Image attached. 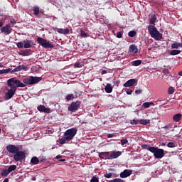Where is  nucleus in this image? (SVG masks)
<instances>
[{
  "instance_id": "obj_1",
  "label": "nucleus",
  "mask_w": 182,
  "mask_h": 182,
  "mask_svg": "<svg viewBox=\"0 0 182 182\" xmlns=\"http://www.w3.org/2000/svg\"><path fill=\"white\" fill-rule=\"evenodd\" d=\"M7 86L10 87L9 90L5 93L4 99L9 100L15 96L16 92V87H25V85L21 80H16L15 77L10 78L7 80Z\"/></svg>"
},
{
  "instance_id": "obj_2",
  "label": "nucleus",
  "mask_w": 182,
  "mask_h": 182,
  "mask_svg": "<svg viewBox=\"0 0 182 182\" xmlns=\"http://www.w3.org/2000/svg\"><path fill=\"white\" fill-rule=\"evenodd\" d=\"M142 149L148 150L151 153H153L155 159H163L164 157V149H159V147L150 146L149 144H143Z\"/></svg>"
},
{
  "instance_id": "obj_3",
  "label": "nucleus",
  "mask_w": 182,
  "mask_h": 182,
  "mask_svg": "<svg viewBox=\"0 0 182 182\" xmlns=\"http://www.w3.org/2000/svg\"><path fill=\"white\" fill-rule=\"evenodd\" d=\"M148 31L149 32V35H151V37L153 38V39H155L156 41H161V39H163V34L157 30L156 26L149 25L148 26Z\"/></svg>"
},
{
  "instance_id": "obj_4",
  "label": "nucleus",
  "mask_w": 182,
  "mask_h": 182,
  "mask_svg": "<svg viewBox=\"0 0 182 182\" xmlns=\"http://www.w3.org/2000/svg\"><path fill=\"white\" fill-rule=\"evenodd\" d=\"M41 80H42L41 77L30 76L29 77L24 78L22 83L24 85V87H26L27 85H36V83H39Z\"/></svg>"
},
{
  "instance_id": "obj_5",
  "label": "nucleus",
  "mask_w": 182,
  "mask_h": 182,
  "mask_svg": "<svg viewBox=\"0 0 182 182\" xmlns=\"http://www.w3.org/2000/svg\"><path fill=\"white\" fill-rule=\"evenodd\" d=\"M77 134V129L74 127L66 130L64 133V136H65L67 141H70V140H73V137H75Z\"/></svg>"
},
{
  "instance_id": "obj_6",
  "label": "nucleus",
  "mask_w": 182,
  "mask_h": 182,
  "mask_svg": "<svg viewBox=\"0 0 182 182\" xmlns=\"http://www.w3.org/2000/svg\"><path fill=\"white\" fill-rule=\"evenodd\" d=\"M37 42L41 45L43 48H45V49H52L54 48L53 44L50 43L47 40L44 39L41 37L37 38Z\"/></svg>"
},
{
  "instance_id": "obj_7",
  "label": "nucleus",
  "mask_w": 182,
  "mask_h": 182,
  "mask_svg": "<svg viewBox=\"0 0 182 182\" xmlns=\"http://www.w3.org/2000/svg\"><path fill=\"white\" fill-rule=\"evenodd\" d=\"M80 108V101H76L72 102L70 106L68 107V112H72V113H75V112H77Z\"/></svg>"
},
{
  "instance_id": "obj_8",
  "label": "nucleus",
  "mask_w": 182,
  "mask_h": 182,
  "mask_svg": "<svg viewBox=\"0 0 182 182\" xmlns=\"http://www.w3.org/2000/svg\"><path fill=\"white\" fill-rule=\"evenodd\" d=\"M25 157V151H18L14 155L15 161H22Z\"/></svg>"
},
{
  "instance_id": "obj_9",
  "label": "nucleus",
  "mask_w": 182,
  "mask_h": 182,
  "mask_svg": "<svg viewBox=\"0 0 182 182\" xmlns=\"http://www.w3.org/2000/svg\"><path fill=\"white\" fill-rule=\"evenodd\" d=\"M0 31L4 35H11L12 33V27H11L10 24H6L4 26L1 28Z\"/></svg>"
},
{
  "instance_id": "obj_10",
  "label": "nucleus",
  "mask_w": 182,
  "mask_h": 182,
  "mask_svg": "<svg viewBox=\"0 0 182 182\" xmlns=\"http://www.w3.org/2000/svg\"><path fill=\"white\" fill-rule=\"evenodd\" d=\"M6 149L9 153H11V154H15V153H18L19 151V147L14 145V144H9L6 146Z\"/></svg>"
},
{
  "instance_id": "obj_11",
  "label": "nucleus",
  "mask_w": 182,
  "mask_h": 182,
  "mask_svg": "<svg viewBox=\"0 0 182 182\" xmlns=\"http://www.w3.org/2000/svg\"><path fill=\"white\" fill-rule=\"evenodd\" d=\"M133 173V171L130 169H125L122 172L120 173L119 177L121 178H127V177H130Z\"/></svg>"
},
{
  "instance_id": "obj_12",
  "label": "nucleus",
  "mask_w": 182,
  "mask_h": 182,
  "mask_svg": "<svg viewBox=\"0 0 182 182\" xmlns=\"http://www.w3.org/2000/svg\"><path fill=\"white\" fill-rule=\"evenodd\" d=\"M137 83L136 79H130L124 84V87H132Z\"/></svg>"
},
{
  "instance_id": "obj_13",
  "label": "nucleus",
  "mask_w": 182,
  "mask_h": 182,
  "mask_svg": "<svg viewBox=\"0 0 182 182\" xmlns=\"http://www.w3.org/2000/svg\"><path fill=\"white\" fill-rule=\"evenodd\" d=\"M99 157L102 160H110V152H100Z\"/></svg>"
},
{
  "instance_id": "obj_14",
  "label": "nucleus",
  "mask_w": 182,
  "mask_h": 182,
  "mask_svg": "<svg viewBox=\"0 0 182 182\" xmlns=\"http://www.w3.org/2000/svg\"><path fill=\"white\" fill-rule=\"evenodd\" d=\"M122 156V151H112L109 155V160H113L114 159H117V157H120Z\"/></svg>"
},
{
  "instance_id": "obj_15",
  "label": "nucleus",
  "mask_w": 182,
  "mask_h": 182,
  "mask_svg": "<svg viewBox=\"0 0 182 182\" xmlns=\"http://www.w3.org/2000/svg\"><path fill=\"white\" fill-rule=\"evenodd\" d=\"M28 66L25 65H18L13 70V72H21V70H28Z\"/></svg>"
},
{
  "instance_id": "obj_16",
  "label": "nucleus",
  "mask_w": 182,
  "mask_h": 182,
  "mask_svg": "<svg viewBox=\"0 0 182 182\" xmlns=\"http://www.w3.org/2000/svg\"><path fill=\"white\" fill-rule=\"evenodd\" d=\"M129 50L131 53L136 55L139 52V48H137V46L132 44L129 46Z\"/></svg>"
},
{
  "instance_id": "obj_17",
  "label": "nucleus",
  "mask_w": 182,
  "mask_h": 182,
  "mask_svg": "<svg viewBox=\"0 0 182 182\" xmlns=\"http://www.w3.org/2000/svg\"><path fill=\"white\" fill-rule=\"evenodd\" d=\"M8 73H15V71L12 68H7L4 70H0V75H8Z\"/></svg>"
},
{
  "instance_id": "obj_18",
  "label": "nucleus",
  "mask_w": 182,
  "mask_h": 182,
  "mask_svg": "<svg viewBox=\"0 0 182 182\" xmlns=\"http://www.w3.org/2000/svg\"><path fill=\"white\" fill-rule=\"evenodd\" d=\"M57 32L58 33H61L62 35H69L70 31L69 30V28H58Z\"/></svg>"
},
{
  "instance_id": "obj_19",
  "label": "nucleus",
  "mask_w": 182,
  "mask_h": 182,
  "mask_svg": "<svg viewBox=\"0 0 182 182\" xmlns=\"http://www.w3.org/2000/svg\"><path fill=\"white\" fill-rule=\"evenodd\" d=\"M19 55H21V56H30V55H32V53H31V50L26 49L21 50L19 52Z\"/></svg>"
},
{
  "instance_id": "obj_20",
  "label": "nucleus",
  "mask_w": 182,
  "mask_h": 182,
  "mask_svg": "<svg viewBox=\"0 0 182 182\" xmlns=\"http://www.w3.org/2000/svg\"><path fill=\"white\" fill-rule=\"evenodd\" d=\"M75 95L74 96L73 94H68L67 96H66V100L67 102H69L70 100H73V99H76V97H77V92H75Z\"/></svg>"
},
{
  "instance_id": "obj_21",
  "label": "nucleus",
  "mask_w": 182,
  "mask_h": 182,
  "mask_svg": "<svg viewBox=\"0 0 182 182\" xmlns=\"http://www.w3.org/2000/svg\"><path fill=\"white\" fill-rule=\"evenodd\" d=\"M105 90L106 93H112V92H113V87H112V84L107 83L105 87Z\"/></svg>"
},
{
  "instance_id": "obj_22",
  "label": "nucleus",
  "mask_w": 182,
  "mask_h": 182,
  "mask_svg": "<svg viewBox=\"0 0 182 182\" xmlns=\"http://www.w3.org/2000/svg\"><path fill=\"white\" fill-rule=\"evenodd\" d=\"M181 116L182 114L180 113L174 114L173 117V122H178L180 120H181Z\"/></svg>"
},
{
  "instance_id": "obj_23",
  "label": "nucleus",
  "mask_w": 182,
  "mask_h": 182,
  "mask_svg": "<svg viewBox=\"0 0 182 182\" xmlns=\"http://www.w3.org/2000/svg\"><path fill=\"white\" fill-rule=\"evenodd\" d=\"M172 49H178V48H182L181 43L175 42L171 45Z\"/></svg>"
},
{
  "instance_id": "obj_24",
  "label": "nucleus",
  "mask_w": 182,
  "mask_h": 182,
  "mask_svg": "<svg viewBox=\"0 0 182 182\" xmlns=\"http://www.w3.org/2000/svg\"><path fill=\"white\" fill-rule=\"evenodd\" d=\"M23 42H24L23 47L26 49H28V48H31V44L32 43V41H31V40H25Z\"/></svg>"
},
{
  "instance_id": "obj_25",
  "label": "nucleus",
  "mask_w": 182,
  "mask_h": 182,
  "mask_svg": "<svg viewBox=\"0 0 182 182\" xmlns=\"http://www.w3.org/2000/svg\"><path fill=\"white\" fill-rule=\"evenodd\" d=\"M180 53H181V50H172L169 53L171 56H176V55H180Z\"/></svg>"
},
{
  "instance_id": "obj_26",
  "label": "nucleus",
  "mask_w": 182,
  "mask_h": 182,
  "mask_svg": "<svg viewBox=\"0 0 182 182\" xmlns=\"http://www.w3.org/2000/svg\"><path fill=\"white\" fill-rule=\"evenodd\" d=\"M156 21H157V17L156 16V14H153L149 20V23H151V25H154Z\"/></svg>"
},
{
  "instance_id": "obj_27",
  "label": "nucleus",
  "mask_w": 182,
  "mask_h": 182,
  "mask_svg": "<svg viewBox=\"0 0 182 182\" xmlns=\"http://www.w3.org/2000/svg\"><path fill=\"white\" fill-rule=\"evenodd\" d=\"M139 124H143L144 126H147V124H150V119H140Z\"/></svg>"
},
{
  "instance_id": "obj_28",
  "label": "nucleus",
  "mask_w": 182,
  "mask_h": 182,
  "mask_svg": "<svg viewBox=\"0 0 182 182\" xmlns=\"http://www.w3.org/2000/svg\"><path fill=\"white\" fill-rule=\"evenodd\" d=\"M31 163L32 164H34V165L38 164H39V159L36 156H34L31 159Z\"/></svg>"
},
{
  "instance_id": "obj_29",
  "label": "nucleus",
  "mask_w": 182,
  "mask_h": 182,
  "mask_svg": "<svg viewBox=\"0 0 182 182\" xmlns=\"http://www.w3.org/2000/svg\"><path fill=\"white\" fill-rule=\"evenodd\" d=\"M131 63L132 66H140L141 65V60H134Z\"/></svg>"
},
{
  "instance_id": "obj_30",
  "label": "nucleus",
  "mask_w": 182,
  "mask_h": 182,
  "mask_svg": "<svg viewBox=\"0 0 182 182\" xmlns=\"http://www.w3.org/2000/svg\"><path fill=\"white\" fill-rule=\"evenodd\" d=\"M142 106L145 109H149V107H150V106H154V102H144V103H143Z\"/></svg>"
},
{
  "instance_id": "obj_31",
  "label": "nucleus",
  "mask_w": 182,
  "mask_h": 182,
  "mask_svg": "<svg viewBox=\"0 0 182 182\" xmlns=\"http://www.w3.org/2000/svg\"><path fill=\"white\" fill-rule=\"evenodd\" d=\"M10 173L9 171H8V169H4L1 171V176H2V177H8V175Z\"/></svg>"
},
{
  "instance_id": "obj_32",
  "label": "nucleus",
  "mask_w": 182,
  "mask_h": 182,
  "mask_svg": "<svg viewBox=\"0 0 182 182\" xmlns=\"http://www.w3.org/2000/svg\"><path fill=\"white\" fill-rule=\"evenodd\" d=\"M33 11L34 12V15H39L40 8L38 6L33 7Z\"/></svg>"
},
{
  "instance_id": "obj_33",
  "label": "nucleus",
  "mask_w": 182,
  "mask_h": 182,
  "mask_svg": "<svg viewBox=\"0 0 182 182\" xmlns=\"http://www.w3.org/2000/svg\"><path fill=\"white\" fill-rule=\"evenodd\" d=\"M136 35H137V32H136V31H131L128 33V36H129V38H134Z\"/></svg>"
},
{
  "instance_id": "obj_34",
  "label": "nucleus",
  "mask_w": 182,
  "mask_h": 182,
  "mask_svg": "<svg viewBox=\"0 0 182 182\" xmlns=\"http://www.w3.org/2000/svg\"><path fill=\"white\" fill-rule=\"evenodd\" d=\"M7 170L9 172L12 173V171L16 170V165H11Z\"/></svg>"
},
{
  "instance_id": "obj_35",
  "label": "nucleus",
  "mask_w": 182,
  "mask_h": 182,
  "mask_svg": "<svg viewBox=\"0 0 182 182\" xmlns=\"http://www.w3.org/2000/svg\"><path fill=\"white\" fill-rule=\"evenodd\" d=\"M176 92V90L173 87H169L168 89V95H173Z\"/></svg>"
},
{
  "instance_id": "obj_36",
  "label": "nucleus",
  "mask_w": 182,
  "mask_h": 182,
  "mask_svg": "<svg viewBox=\"0 0 182 182\" xmlns=\"http://www.w3.org/2000/svg\"><path fill=\"white\" fill-rule=\"evenodd\" d=\"M66 141H68V140L66 139V136H64V137H63L60 139H59L60 144H65V143H66Z\"/></svg>"
},
{
  "instance_id": "obj_37",
  "label": "nucleus",
  "mask_w": 182,
  "mask_h": 182,
  "mask_svg": "<svg viewBox=\"0 0 182 182\" xmlns=\"http://www.w3.org/2000/svg\"><path fill=\"white\" fill-rule=\"evenodd\" d=\"M167 147H168L169 149H173L176 147V144L174 142H168L167 144Z\"/></svg>"
},
{
  "instance_id": "obj_38",
  "label": "nucleus",
  "mask_w": 182,
  "mask_h": 182,
  "mask_svg": "<svg viewBox=\"0 0 182 182\" xmlns=\"http://www.w3.org/2000/svg\"><path fill=\"white\" fill-rule=\"evenodd\" d=\"M90 182H99V177L94 176L92 177Z\"/></svg>"
},
{
  "instance_id": "obj_39",
  "label": "nucleus",
  "mask_w": 182,
  "mask_h": 182,
  "mask_svg": "<svg viewBox=\"0 0 182 182\" xmlns=\"http://www.w3.org/2000/svg\"><path fill=\"white\" fill-rule=\"evenodd\" d=\"M80 36L82 38H87V33H86V32H85L83 30H81Z\"/></svg>"
},
{
  "instance_id": "obj_40",
  "label": "nucleus",
  "mask_w": 182,
  "mask_h": 182,
  "mask_svg": "<svg viewBox=\"0 0 182 182\" xmlns=\"http://www.w3.org/2000/svg\"><path fill=\"white\" fill-rule=\"evenodd\" d=\"M45 107H46L45 105H40L38 107L37 109L39 112H43V111L45 110Z\"/></svg>"
},
{
  "instance_id": "obj_41",
  "label": "nucleus",
  "mask_w": 182,
  "mask_h": 182,
  "mask_svg": "<svg viewBox=\"0 0 182 182\" xmlns=\"http://www.w3.org/2000/svg\"><path fill=\"white\" fill-rule=\"evenodd\" d=\"M112 176H113V173H105L104 175V177H105V178H112Z\"/></svg>"
},
{
  "instance_id": "obj_42",
  "label": "nucleus",
  "mask_w": 182,
  "mask_h": 182,
  "mask_svg": "<svg viewBox=\"0 0 182 182\" xmlns=\"http://www.w3.org/2000/svg\"><path fill=\"white\" fill-rule=\"evenodd\" d=\"M140 120L132 119L130 121L131 124H139Z\"/></svg>"
},
{
  "instance_id": "obj_43",
  "label": "nucleus",
  "mask_w": 182,
  "mask_h": 182,
  "mask_svg": "<svg viewBox=\"0 0 182 182\" xmlns=\"http://www.w3.org/2000/svg\"><path fill=\"white\" fill-rule=\"evenodd\" d=\"M127 143H129V141L127 139H123L121 140L122 146H124V144H127Z\"/></svg>"
},
{
  "instance_id": "obj_44",
  "label": "nucleus",
  "mask_w": 182,
  "mask_h": 182,
  "mask_svg": "<svg viewBox=\"0 0 182 182\" xmlns=\"http://www.w3.org/2000/svg\"><path fill=\"white\" fill-rule=\"evenodd\" d=\"M38 160L40 163H45V161H46V158H45V156H40Z\"/></svg>"
},
{
  "instance_id": "obj_45",
  "label": "nucleus",
  "mask_w": 182,
  "mask_h": 182,
  "mask_svg": "<svg viewBox=\"0 0 182 182\" xmlns=\"http://www.w3.org/2000/svg\"><path fill=\"white\" fill-rule=\"evenodd\" d=\"M164 75H170V71L167 68H164L162 71Z\"/></svg>"
},
{
  "instance_id": "obj_46",
  "label": "nucleus",
  "mask_w": 182,
  "mask_h": 182,
  "mask_svg": "<svg viewBox=\"0 0 182 182\" xmlns=\"http://www.w3.org/2000/svg\"><path fill=\"white\" fill-rule=\"evenodd\" d=\"M17 47L19 48L20 49L23 48V43L22 42L17 43Z\"/></svg>"
},
{
  "instance_id": "obj_47",
  "label": "nucleus",
  "mask_w": 182,
  "mask_h": 182,
  "mask_svg": "<svg viewBox=\"0 0 182 182\" xmlns=\"http://www.w3.org/2000/svg\"><path fill=\"white\" fill-rule=\"evenodd\" d=\"M114 182H126V181L122 178H117L114 179Z\"/></svg>"
},
{
  "instance_id": "obj_48",
  "label": "nucleus",
  "mask_w": 182,
  "mask_h": 182,
  "mask_svg": "<svg viewBox=\"0 0 182 182\" xmlns=\"http://www.w3.org/2000/svg\"><path fill=\"white\" fill-rule=\"evenodd\" d=\"M123 36V33L122 31H119L117 33V38H122Z\"/></svg>"
},
{
  "instance_id": "obj_49",
  "label": "nucleus",
  "mask_w": 182,
  "mask_h": 182,
  "mask_svg": "<svg viewBox=\"0 0 182 182\" xmlns=\"http://www.w3.org/2000/svg\"><path fill=\"white\" fill-rule=\"evenodd\" d=\"M43 112H44V113H50V108H46V107H45L44 111H43Z\"/></svg>"
},
{
  "instance_id": "obj_50",
  "label": "nucleus",
  "mask_w": 182,
  "mask_h": 182,
  "mask_svg": "<svg viewBox=\"0 0 182 182\" xmlns=\"http://www.w3.org/2000/svg\"><path fill=\"white\" fill-rule=\"evenodd\" d=\"M135 93H136V95H141V93H143V90H136Z\"/></svg>"
},
{
  "instance_id": "obj_51",
  "label": "nucleus",
  "mask_w": 182,
  "mask_h": 182,
  "mask_svg": "<svg viewBox=\"0 0 182 182\" xmlns=\"http://www.w3.org/2000/svg\"><path fill=\"white\" fill-rule=\"evenodd\" d=\"M5 23V21L4 20H0V28H3L4 27V24Z\"/></svg>"
},
{
  "instance_id": "obj_52",
  "label": "nucleus",
  "mask_w": 182,
  "mask_h": 182,
  "mask_svg": "<svg viewBox=\"0 0 182 182\" xmlns=\"http://www.w3.org/2000/svg\"><path fill=\"white\" fill-rule=\"evenodd\" d=\"M126 93H127V95H132V93H133V91L130 89H127L126 90Z\"/></svg>"
},
{
  "instance_id": "obj_53",
  "label": "nucleus",
  "mask_w": 182,
  "mask_h": 182,
  "mask_svg": "<svg viewBox=\"0 0 182 182\" xmlns=\"http://www.w3.org/2000/svg\"><path fill=\"white\" fill-rule=\"evenodd\" d=\"M74 68H82V64L77 63L74 65Z\"/></svg>"
},
{
  "instance_id": "obj_54",
  "label": "nucleus",
  "mask_w": 182,
  "mask_h": 182,
  "mask_svg": "<svg viewBox=\"0 0 182 182\" xmlns=\"http://www.w3.org/2000/svg\"><path fill=\"white\" fill-rule=\"evenodd\" d=\"M10 23H11L12 25H16V21H15V19H11L10 21Z\"/></svg>"
},
{
  "instance_id": "obj_55",
  "label": "nucleus",
  "mask_w": 182,
  "mask_h": 182,
  "mask_svg": "<svg viewBox=\"0 0 182 182\" xmlns=\"http://www.w3.org/2000/svg\"><path fill=\"white\" fill-rule=\"evenodd\" d=\"M107 137L108 139H112V137H114V134H108Z\"/></svg>"
},
{
  "instance_id": "obj_56",
  "label": "nucleus",
  "mask_w": 182,
  "mask_h": 182,
  "mask_svg": "<svg viewBox=\"0 0 182 182\" xmlns=\"http://www.w3.org/2000/svg\"><path fill=\"white\" fill-rule=\"evenodd\" d=\"M106 73H107V70H103L101 72V75H106Z\"/></svg>"
},
{
  "instance_id": "obj_57",
  "label": "nucleus",
  "mask_w": 182,
  "mask_h": 182,
  "mask_svg": "<svg viewBox=\"0 0 182 182\" xmlns=\"http://www.w3.org/2000/svg\"><path fill=\"white\" fill-rule=\"evenodd\" d=\"M55 159H56L57 160H59V159H62V155H57V156H55Z\"/></svg>"
},
{
  "instance_id": "obj_58",
  "label": "nucleus",
  "mask_w": 182,
  "mask_h": 182,
  "mask_svg": "<svg viewBox=\"0 0 182 182\" xmlns=\"http://www.w3.org/2000/svg\"><path fill=\"white\" fill-rule=\"evenodd\" d=\"M113 83L117 84V83H119V81H117V80H116V79H114L113 80Z\"/></svg>"
},
{
  "instance_id": "obj_59",
  "label": "nucleus",
  "mask_w": 182,
  "mask_h": 182,
  "mask_svg": "<svg viewBox=\"0 0 182 182\" xmlns=\"http://www.w3.org/2000/svg\"><path fill=\"white\" fill-rule=\"evenodd\" d=\"M8 181H9V179H8L7 178H6L4 180L3 182H8Z\"/></svg>"
},
{
  "instance_id": "obj_60",
  "label": "nucleus",
  "mask_w": 182,
  "mask_h": 182,
  "mask_svg": "<svg viewBox=\"0 0 182 182\" xmlns=\"http://www.w3.org/2000/svg\"><path fill=\"white\" fill-rule=\"evenodd\" d=\"M163 129H166L167 130V129H168V125H166L165 127H163Z\"/></svg>"
},
{
  "instance_id": "obj_61",
  "label": "nucleus",
  "mask_w": 182,
  "mask_h": 182,
  "mask_svg": "<svg viewBox=\"0 0 182 182\" xmlns=\"http://www.w3.org/2000/svg\"><path fill=\"white\" fill-rule=\"evenodd\" d=\"M178 75H179V76H182V71H180V72L178 73Z\"/></svg>"
},
{
  "instance_id": "obj_62",
  "label": "nucleus",
  "mask_w": 182,
  "mask_h": 182,
  "mask_svg": "<svg viewBox=\"0 0 182 182\" xmlns=\"http://www.w3.org/2000/svg\"><path fill=\"white\" fill-rule=\"evenodd\" d=\"M58 161H65V159H59Z\"/></svg>"
},
{
  "instance_id": "obj_63",
  "label": "nucleus",
  "mask_w": 182,
  "mask_h": 182,
  "mask_svg": "<svg viewBox=\"0 0 182 182\" xmlns=\"http://www.w3.org/2000/svg\"><path fill=\"white\" fill-rule=\"evenodd\" d=\"M0 68H4V65H2V63H0Z\"/></svg>"
},
{
  "instance_id": "obj_64",
  "label": "nucleus",
  "mask_w": 182,
  "mask_h": 182,
  "mask_svg": "<svg viewBox=\"0 0 182 182\" xmlns=\"http://www.w3.org/2000/svg\"><path fill=\"white\" fill-rule=\"evenodd\" d=\"M0 133H1V129H0Z\"/></svg>"
}]
</instances>
